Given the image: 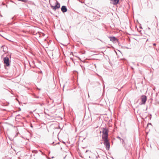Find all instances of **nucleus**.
<instances>
[{
	"label": "nucleus",
	"instance_id": "1",
	"mask_svg": "<svg viewBox=\"0 0 159 159\" xmlns=\"http://www.w3.org/2000/svg\"><path fill=\"white\" fill-rule=\"evenodd\" d=\"M102 139L106 138H108V132L109 130L106 127L102 128Z\"/></svg>",
	"mask_w": 159,
	"mask_h": 159
},
{
	"label": "nucleus",
	"instance_id": "2",
	"mask_svg": "<svg viewBox=\"0 0 159 159\" xmlns=\"http://www.w3.org/2000/svg\"><path fill=\"white\" fill-rule=\"evenodd\" d=\"M103 140V143L104 144L105 148L107 150H109L110 148V143L108 138L102 139Z\"/></svg>",
	"mask_w": 159,
	"mask_h": 159
},
{
	"label": "nucleus",
	"instance_id": "3",
	"mask_svg": "<svg viewBox=\"0 0 159 159\" xmlns=\"http://www.w3.org/2000/svg\"><path fill=\"white\" fill-rule=\"evenodd\" d=\"M3 61L5 66H10V62L9 61L8 57H4Z\"/></svg>",
	"mask_w": 159,
	"mask_h": 159
},
{
	"label": "nucleus",
	"instance_id": "4",
	"mask_svg": "<svg viewBox=\"0 0 159 159\" xmlns=\"http://www.w3.org/2000/svg\"><path fill=\"white\" fill-rule=\"evenodd\" d=\"M51 7L53 10L55 11L56 9H58L60 8V4L58 1H57L56 4L55 5L52 6L51 5Z\"/></svg>",
	"mask_w": 159,
	"mask_h": 159
},
{
	"label": "nucleus",
	"instance_id": "5",
	"mask_svg": "<svg viewBox=\"0 0 159 159\" xmlns=\"http://www.w3.org/2000/svg\"><path fill=\"white\" fill-rule=\"evenodd\" d=\"M117 138L119 139L120 140H122V144H124V147H125V149H126V150L129 151V145L126 144L124 140L123 139H121V138L119 136H118L117 137Z\"/></svg>",
	"mask_w": 159,
	"mask_h": 159
},
{
	"label": "nucleus",
	"instance_id": "6",
	"mask_svg": "<svg viewBox=\"0 0 159 159\" xmlns=\"http://www.w3.org/2000/svg\"><path fill=\"white\" fill-rule=\"evenodd\" d=\"M141 102L140 105L145 104L147 100V97L146 96L143 95L141 97Z\"/></svg>",
	"mask_w": 159,
	"mask_h": 159
},
{
	"label": "nucleus",
	"instance_id": "7",
	"mask_svg": "<svg viewBox=\"0 0 159 159\" xmlns=\"http://www.w3.org/2000/svg\"><path fill=\"white\" fill-rule=\"evenodd\" d=\"M110 40L111 41H112L113 43H116V42H118V39L115 36L110 37H109Z\"/></svg>",
	"mask_w": 159,
	"mask_h": 159
},
{
	"label": "nucleus",
	"instance_id": "8",
	"mask_svg": "<svg viewBox=\"0 0 159 159\" xmlns=\"http://www.w3.org/2000/svg\"><path fill=\"white\" fill-rule=\"evenodd\" d=\"M61 10L63 13L66 12L67 11L66 7L64 5L62 6L61 8Z\"/></svg>",
	"mask_w": 159,
	"mask_h": 159
},
{
	"label": "nucleus",
	"instance_id": "9",
	"mask_svg": "<svg viewBox=\"0 0 159 159\" xmlns=\"http://www.w3.org/2000/svg\"><path fill=\"white\" fill-rule=\"evenodd\" d=\"M112 4L114 5H116L118 3L119 0H111Z\"/></svg>",
	"mask_w": 159,
	"mask_h": 159
},
{
	"label": "nucleus",
	"instance_id": "10",
	"mask_svg": "<svg viewBox=\"0 0 159 159\" xmlns=\"http://www.w3.org/2000/svg\"><path fill=\"white\" fill-rule=\"evenodd\" d=\"M17 0L19 1H21L22 2H27L28 1V0Z\"/></svg>",
	"mask_w": 159,
	"mask_h": 159
},
{
	"label": "nucleus",
	"instance_id": "11",
	"mask_svg": "<svg viewBox=\"0 0 159 159\" xmlns=\"http://www.w3.org/2000/svg\"><path fill=\"white\" fill-rule=\"evenodd\" d=\"M16 19V16H14L13 17L11 18V19L12 20H15Z\"/></svg>",
	"mask_w": 159,
	"mask_h": 159
},
{
	"label": "nucleus",
	"instance_id": "12",
	"mask_svg": "<svg viewBox=\"0 0 159 159\" xmlns=\"http://www.w3.org/2000/svg\"><path fill=\"white\" fill-rule=\"evenodd\" d=\"M14 24H15V23L13 21H12L11 22L8 23V25H12Z\"/></svg>",
	"mask_w": 159,
	"mask_h": 159
},
{
	"label": "nucleus",
	"instance_id": "13",
	"mask_svg": "<svg viewBox=\"0 0 159 159\" xmlns=\"http://www.w3.org/2000/svg\"><path fill=\"white\" fill-rule=\"evenodd\" d=\"M125 159H129V157L127 154L126 156H125Z\"/></svg>",
	"mask_w": 159,
	"mask_h": 159
},
{
	"label": "nucleus",
	"instance_id": "14",
	"mask_svg": "<svg viewBox=\"0 0 159 159\" xmlns=\"http://www.w3.org/2000/svg\"><path fill=\"white\" fill-rule=\"evenodd\" d=\"M39 73L40 74H42V71H40L39 72Z\"/></svg>",
	"mask_w": 159,
	"mask_h": 159
},
{
	"label": "nucleus",
	"instance_id": "15",
	"mask_svg": "<svg viewBox=\"0 0 159 159\" xmlns=\"http://www.w3.org/2000/svg\"><path fill=\"white\" fill-rule=\"evenodd\" d=\"M39 104H40V105L41 106H42L43 105V103H39Z\"/></svg>",
	"mask_w": 159,
	"mask_h": 159
},
{
	"label": "nucleus",
	"instance_id": "16",
	"mask_svg": "<svg viewBox=\"0 0 159 159\" xmlns=\"http://www.w3.org/2000/svg\"><path fill=\"white\" fill-rule=\"evenodd\" d=\"M82 70H85V68L84 67H82Z\"/></svg>",
	"mask_w": 159,
	"mask_h": 159
},
{
	"label": "nucleus",
	"instance_id": "17",
	"mask_svg": "<svg viewBox=\"0 0 159 159\" xmlns=\"http://www.w3.org/2000/svg\"><path fill=\"white\" fill-rule=\"evenodd\" d=\"M4 46L2 45V46H1V48H4Z\"/></svg>",
	"mask_w": 159,
	"mask_h": 159
},
{
	"label": "nucleus",
	"instance_id": "18",
	"mask_svg": "<svg viewBox=\"0 0 159 159\" xmlns=\"http://www.w3.org/2000/svg\"><path fill=\"white\" fill-rule=\"evenodd\" d=\"M60 144V142H58L56 144Z\"/></svg>",
	"mask_w": 159,
	"mask_h": 159
},
{
	"label": "nucleus",
	"instance_id": "19",
	"mask_svg": "<svg viewBox=\"0 0 159 159\" xmlns=\"http://www.w3.org/2000/svg\"><path fill=\"white\" fill-rule=\"evenodd\" d=\"M89 151V150H87L86 152H85L86 153L88 151Z\"/></svg>",
	"mask_w": 159,
	"mask_h": 159
},
{
	"label": "nucleus",
	"instance_id": "20",
	"mask_svg": "<svg viewBox=\"0 0 159 159\" xmlns=\"http://www.w3.org/2000/svg\"><path fill=\"white\" fill-rule=\"evenodd\" d=\"M54 142H53L52 143V144L53 145V144H54Z\"/></svg>",
	"mask_w": 159,
	"mask_h": 159
},
{
	"label": "nucleus",
	"instance_id": "21",
	"mask_svg": "<svg viewBox=\"0 0 159 159\" xmlns=\"http://www.w3.org/2000/svg\"><path fill=\"white\" fill-rule=\"evenodd\" d=\"M153 45H154V46H156V43H153Z\"/></svg>",
	"mask_w": 159,
	"mask_h": 159
},
{
	"label": "nucleus",
	"instance_id": "22",
	"mask_svg": "<svg viewBox=\"0 0 159 159\" xmlns=\"http://www.w3.org/2000/svg\"><path fill=\"white\" fill-rule=\"evenodd\" d=\"M3 51L4 52H5V51L4 50V48H3Z\"/></svg>",
	"mask_w": 159,
	"mask_h": 159
},
{
	"label": "nucleus",
	"instance_id": "23",
	"mask_svg": "<svg viewBox=\"0 0 159 159\" xmlns=\"http://www.w3.org/2000/svg\"><path fill=\"white\" fill-rule=\"evenodd\" d=\"M62 143H64V144H65V143H65V142H64L63 141H62Z\"/></svg>",
	"mask_w": 159,
	"mask_h": 159
},
{
	"label": "nucleus",
	"instance_id": "24",
	"mask_svg": "<svg viewBox=\"0 0 159 159\" xmlns=\"http://www.w3.org/2000/svg\"><path fill=\"white\" fill-rule=\"evenodd\" d=\"M98 157H99V155H98V156H96V158H98Z\"/></svg>",
	"mask_w": 159,
	"mask_h": 159
},
{
	"label": "nucleus",
	"instance_id": "25",
	"mask_svg": "<svg viewBox=\"0 0 159 159\" xmlns=\"http://www.w3.org/2000/svg\"><path fill=\"white\" fill-rule=\"evenodd\" d=\"M19 110H21L20 108H19Z\"/></svg>",
	"mask_w": 159,
	"mask_h": 159
},
{
	"label": "nucleus",
	"instance_id": "26",
	"mask_svg": "<svg viewBox=\"0 0 159 159\" xmlns=\"http://www.w3.org/2000/svg\"><path fill=\"white\" fill-rule=\"evenodd\" d=\"M34 151H35V152H36V153H37V152L36 151H35L34 150Z\"/></svg>",
	"mask_w": 159,
	"mask_h": 159
},
{
	"label": "nucleus",
	"instance_id": "27",
	"mask_svg": "<svg viewBox=\"0 0 159 159\" xmlns=\"http://www.w3.org/2000/svg\"><path fill=\"white\" fill-rule=\"evenodd\" d=\"M53 158V157H52V158Z\"/></svg>",
	"mask_w": 159,
	"mask_h": 159
},
{
	"label": "nucleus",
	"instance_id": "28",
	"mask_svg": "<svg viewBox=\"0 0 159 159\" xmlns=\"http://www.w3.org/2000/svg\"><path fill=\"white\" fill-rule=\"evenodd\" d=\"M5 4H4V3L3 4V5H4Z\"/></svg>",
	"mask_w": 159,
	"mask_h": 159
},
{
	"label": "nucleus",
	"instance_id": "29",
	"mask_svg": "<svg viewBox=\"0 0 159 159\" xmlns=\"http://www.w3.org/2000/svg\"><path fill=\"white\" fill-rule=\"evenodd\" d=\"M65 157H65L64 158V159H65Z\"/></svg>",
	"mask_w": 159,
	"mask_h": 159
}]
</instances>
